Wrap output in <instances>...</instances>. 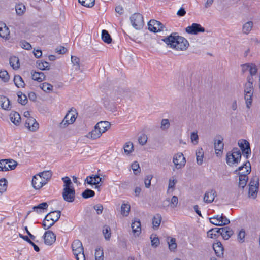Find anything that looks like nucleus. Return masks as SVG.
Returning <instances> with one entry per match:
<instances>
[{"label": "nucleus", "instance_id": "nucleus-1", "mask_svg": "<svg viewBox=\"0 0 260 260\" xmlns=\"http://www.w3.org/2000/svg\"><path fill=\"white\" fill-rule=\"evenodd\" d=\"M162 40L168 45L177 50H185L189 46L188 41L184 38L172 34L169 36L162 39Z\"/></svg>", "mask_w": 260, "mask_h": 260}, {"label": "nucleus", "instance_id": "nucleus-2", "mask_svg": "<svg viewBox=\"0 0 260 260\" xmlns=\"http://www.w3.org/2000/svg\"><path fill=\"white\" fill-rule=\"evenodd\" d=\"M244 168L245 169V171L237 173L239 176L238 186L242 189H243L247 184L248 180L247 175L250 174L251 171V164L249 161H247L234 171V173L236 174L238 171H242Z\"/></svg>", "mask_w": 260, "mask_h": 260}, {"label": "nucleus", "instance_id": "nucleus-3", "mask_svg": "<svg viewBox=\"0 0 260 260\" xmlns=\"http://www.w3.org/2000/svg\"><path fill=\"white\" fill-rule=\"evenodd\" d=\"M125 90L122 88H116L109 90L103 100V103L105 107L110 108L111 107L110 102L117 101L121 97L124 95Z\"/></svg>", "mask_w": 260, "mask_h": 260}, {"label": "nucleus", "instance_id": "nucleus-4", "mask_svg": "<svg viewBox=\"0 0 260 260\" xmlns=\"http://www.w3.org/2000/svg\"><path fill=\"white\" fill-rule=\"evenodd\" d=\"M61 212L58 210L51 211L48 213L42 222V226L45 230H47L53 226L60 217Z\"/></svg>", "mask_w": 260, "mask_h": 260}, {"label": "nucleus", "instance_id": "nucleus-5", "mask_svg": "<svg viewBox=\"0 0 260 260\" xmlns=\"http://www.w3.org/2000/svg\"><path fill=\"white\" fill-rule=\"evenodd\" d=\"M241 153L238 148H234L232 152H229L226 154V163L230 166L236 165L240 161Z\"/></svg>", "mask_w": 260, "mask_h": 260}, {"label": "nucleus", "instance_id": "nucleus-6", "mask_svg": "<svg viewBox=\"0 0 260 260\" xmlns=\"http://www.w3.org/2000/svg\"><path fill=\"white\" fill-rule=\"evenodd\" d=\"M259 187V178L257 176H253L249 183V197L255 199L257 197Z\"/></svg>", "mask_w": 260, "mask_h": 260}, {"label": "nucleus", "instance_id": "nucleus-7", "mask_svg": "<svg viewBox=\"0 0 260 260\" xmlns=\"http://www.w3.org/2000/svg\"><path fill=\"white\" fill-rule=\"evenodd\" d=\"M130 20L132 26L136 29H140L144 25L143 17L140 13H134L131 17Z\"/></svg>", "mask_w": 260, "mask_h": 260}, {"label": "nucleus", "instance_id": "nucleus-8", "mask_svg": "<svg viewBox=\"0 0 260 260\" xmlns=\"http://www.w3.org/2000/svg\"><path fill=\"white\" fill-rule=\"evenodd\" d=\"M17 163L14 160L8 159L0 160V171H7L14 170L17 166Z\"/></svg>", "mask_w": 260, "mask_h": 260}, {"label": "nucleus", "instance_id": "nucleus-9", "mask_svg": "<svg viewBox=\"0 0 260 260\" xmlns=\"http://www.w3.org/2000/svg\"><path fill=\"white\" fill-rule=\"evenodd\" d=\"M238 144L244 156L247 159L251 152L249 143L245 139H241L239 140Z\"/></svg>", "mask_w": 260, "mask_h": 260}, {"label": "nucleus", "instance_id": "nucleus-10", "mask_svg": "<svg viewBox=\"0 0 260 260\" xmlns=\"http://www.w3.org/2000/svg\"><path fill=\"white\" fill-rule=\"evenodd\" d=\"M62 197L68 202H73L75 199V190L74 187L63 189Z\"/></svg>", "mask_w": 260, "mask_h": 260}, {"label": "nucleus", "instance_id": "nucleus-11", "mask_svg": "<svg viewBox=\"0 0 260 260\" xmlns=\"http://www.w3.org/2000/svg\"><path fill=\"white\" fill-rule=\"evenodd\" d=\"M148 29L152 32H156L164 30V25L160 21L152 19L148 23Z\"/></svg>", "mask_w": 260, "mask_h": 260}, {"label": "nucleus", "instance_id": "nucleus-12", "mask_svg": "<svg viewBox=\"0 0 260 260\" xmlns=\"http://www.w3.org/2000/svg\"><path fill=\"white\" fill-rule=\"evenodd\" d=\"M173 162L175 168L179 169L185 166L186 160L182 153H178L174 156Z\"/></svg>", "mask_w": 260, "mask_h": 260}, {"label": "nucleus", "instance_id": "nucleus-13", "mask_svg": "<svg viewBox=\"0 0 260 260\" xmlns=\"http://www.w3.org/2000/svg\"><path fill=\"white\" fill-rule=\"evenodd\" d=\"M186 32L190 34L197 35L199 32H203L205 31V28L200 24L194 23L191 25L185 28Z\"/></svg>", "mask_w": 260, "mask_h": 260}, {"label": "nucleus", "instance_id": "nucleus-14", "mask_svg": "<svg viewBox=\"0 0 260 260\" xmlns=\"http://www.w3.org/2000/svg\"><path fill=\"white\" fill-rule=\"evenodd\" d=\"M44 240L45 244L51 245L56 240V235L51 231H47L44 235Z\"/></svg>", "mask_w": 260, "mask_h": 260}, {"label": "nucleus", "instance_id": "nucleus-15", "mask_svg": "<svg viewBox=\"0 0 260 260\" xmlns=\"http://www.w3.org/2000/svg\"><path fill=\"white\" fill-rule=\"evenodd\" d=\"M102 178L98 175H92V176H87L85 179V181L90 185H95V188H99L100 186L98 184L102 182Z\"/></svg>", "mask_w": 260, "mask_h": 260}, {"label": "nucleus", "instance_id": "nucleus-16", "mask_svg": "<svg viewBox=\"0 0 260 260\" xmlns=\"http://www.w3.org/2000/svg\"><path fill=\"white\" fill-rule=\"evenodd\" d=\"M32 185L35 189H39L46 184V182L38 174L35 175L32 179Z\"/></svg>", "mask_w": 260, "mask_h": 260}, {"label": "nucleus", "instance_id": "nucleus-17", "mask_svg": "<svg viewBox=\"0 0 260 260\" xmlns=\"http://www.w3.org/2000/svg\"><path fill=\"white\" fill-rule=\"evenodd\" d=\"M25 126L30 131L35 132L39 128V124L33 117H29L25 121Z\"/></svg>", "mask_w": 260, "mask_h": 260}, {"label": "nucleus", "instance_id": "nucleus-18", "mask_svg": "<svg viewBox=\"0 0 260 260\" xmlns=\"http://www.w3.org/2000/svg\"><path fill=\"white\" fill-rule=\"evenodd\" d=\"M0 105L1 108L5 110L9 111L11 109V105L9 99L5 96H0Z\"/></svg>", "mask_w": 260, "mask_h": 260}, {"label": "nucleus", "instance_id": "nucleus-19", "mask_svg": "<svg viewBox=\"0 0 260 260\" xmlns=\"http://www.w3.org/2000/svg\"><path fill=\"white\" fill-rule=\"evenodd\" d=\"M215 193L216 191L213 189L207 191L204 197V202L207 203H212L214 200Z\"/></svg>", "mask_w": 260, "mask_h": 260}, {"label": "nucleus", "instance_id": "nucleus-20", "mask_svg": "<svg viewBox=\"0 0 260 260\" xmlns=\"http://www.w3.org/2000/svg\"><path fill=\"white\" fill-rule=\"evenodd\" d=\"M213 248L218 257H221L223 255L224 248L220 242H217L213 244Z\"/></svg>", "mask_w": 260, "mask_h": 260}, {"label": "nucleus", "instance_id": "nucleus-21", "mask_svg": "<svg viewBox=\"0 0 260 260\" xmlns=\"http://www.w3.org/2000/svg\"><path fill=\"white\" fill-rule=\"evenodd\" d=\"M132 231L136 236H139L141 232V222L140 220H135L131 225Z\"/></svg>", "mask_w": 260, "mask_h": 260}, {"label": "nucleus", "instance_id": "nucleus-22", "mask_svg": "<svg viewBox=\"0 0 260 260\" xmlns=\"http://www.w3.org/2000/svg\"><path fill=\"white\" fill-rule=\"evenodd\" d=\"M221 235L224 240L229 239L234 234V231L229 227L221 228Z\"/></svg>", "mask_w": 260, "mask_h": 260}, {"label": "nucleus", "instance_id": "nucleus-23", "mask_svg": "<svg viewBox=\"0 0 260 260\" xmlns=\"http://www.w3.org/2000/svg\"><path fill=\"white\" fill-rule=\"evenodd\" d=\"M221 228H213L207 232V236L208 237L211 238H217L219 235H221Z\"/></svg>", "mask_w": 260, "mask_h": 260}, {"label": "nucleus", "instance_id": "nucleus-24", "mask_svg": "<svg viewBox=\"0 0 260 260\" xmlns=\"http://www.w3.org/2000/svg\"><path fill=\"white\" fill-rule=\"evenodd\" d=\"M10 31L8 27L6 26V25L4 23H0V37L7 39L8 36L9 35Z\"/></svg>", "mask_w": 260, "mask_h": 260}, {"label": "nucleus", "instance_id": "nucleus-25", "mask_svg": "<svg viewBox=\"0 0 260 260\" xmlns=\"http://www.w3.org/2000/svg\"><path fill=\"white\" fill-rule=\"evenodd\" d=\"M10 117L12 123L16 125H19L21 121V117L18 112L12 111L10 114Z\"/></svg>", "mask_w": 260, "mask_h": 260}, {"label": "nucleus", "instance_id": "nucleus-26", "mask_svg": "<svg viewBox=\"0 0 260 260\" xmlns=\"http://www.w3.org/2000/svg\"><path fill=\"white\" fill-rule=\"evenodd\" d=\"M110 123L104 121H100L98 122L96 126L97 127H98L99 129L101 131L102 133L105 132L106 131H107L110 127Z\"/></svg>", "mask_w": 260, "mask_h": 260}, {"label": "nucleus", "instance_id": "nucleus-27", "mask_svg": "<svg viewBox=\"0 0 260 260\" xmlns=\"http://www.w3.org/2000/svg\"><path fill=\"white\" fill-rule=\"evenodd\" d=\"M102 134V133L99 129L98 127L95 125L94 126V129L91 131L90 133H89L87 136V137L89 138H91L92 139H96L99 138Z\"/></svg>", "mask_w": 260, "mask_h": 260}, {"label": "nucleus", "instance_id": "nucleus-28", "mask_svg": "<svg viewBox=\"0 0 260 260\" xmlns=\"http://www.w3.org/2000/svg\"><path fill=\"white\" fill-rule=\"evenodd\" d=\"M31 76L33 80L38 82H41L45 80V76L43 72H31Z\"/></svg>", "mask_w": 260, "mask_h": 260}, {"label": "nucleus", "instance_id": "nucleus-29", "mask_svg": "<svg viewBox=\"0 0 260 260\" xmlns=\"http://www.w3.org/2000/svg\"><path fill=\"white\" fill-rule=\"evenodd\" d=\"M47 184L51 179L52 174L51 171H44L38 174Z\"/></svg>", "mask_w": 260, "mask_h": 260}, {"label": "nucleus", "instance_id": "nucleus-30", "mask_svg": "<svg viewBox=\"0 0 260 260\" xmlns=\"http://www.w3.org/2000/svg\"><path fill=\"white\" fill-rule=\"evenodd\" d=\"M48 207V205L46 202H43L37 206H34L32 209L34 211L40 213L43 212L44 210L46 209Z\"/></svg>", "mask_w": 260, "mask_h": 260}, {"label": "nucleus", "instance_id": "nucleus-31", "mask_svg": "<svg viewBox=\"0 0 260 260\" xmlns=\"http://www.w3.org/2000/svg\"><path fill=\"white\" fill-rule=\"evenodd\" d=\"M221 139H215L214 142V148L216 151H221L223 149L224 144L223 143V139L220 137Z\"/></svg>", "mask_w": 260, "mask_h": 260}, {"label": "nucleus", "instance_id": "nucleus-32", "mask_svg": "<svg viewBox=\"0 0 260 260\" xmlns=\"http://www.w3.org/2000/svg\"><path fill=\"white\" fill-rule=\"evenodd\" d=\"M14 82L15 85L18 87V88H21V87H24L25 86V83L22 78V77L19 75H15L14 78Z\"/></svg>", "mask_w": 260, "mask_h": 260}, {"label": "nucleus", "instance_id": "nucleus-33", "mask_svg": "<svg viewBox=\"0 0 260 260\" xmlns=\"http://www.w3.org/2000/svg\"><path fill=\"white\" fill-rule=\"evenodd\" d=\"M77 260H85L83 249H72Z\"/></svg>", "mask_w": 260, "mask_h": 260}, {"label": "nucleus", "instance_id": "nucleus-34", "mask_svg": "<svg viewBox=\"0 0 260 260\" xmlns=\"http://www.w3.org/2000/svg\"><path fill=\"white\" fill-rule=\"evenodd\" d=\"M204 157V151L202 148H199L196 151L197 162L199 165H201L203 163Z\"/></svg>", "mask_w": 260, "mask_h": 260}, {"label": "nucleus", "instance_id": "nucleus-35", "mask_svg": "<svg viewBox=\"0 0 260 260\" xmlns=\"http://www.w3.org/2000/svg\"><path fill=\"white\" fill-rule=\"evenodd\" d=\"M253 23L252 21H249L243 24L242 31L245 34H248L252 29Z\"/></svg>", "mask_w": 260, "mask_h": 260}, {"label": "nucleus", "instance_id": "nucleus-36", "mask_svg": "<svg viewBox=\"0 0 260 260\" xmlns=\"http://www.w3.org/2000/svg\"><path fill=\"white\" fill-rule=\"evenodd\" d=\"M9 63L14 69H17L19 68V60L16 56H12L10 58Z\"/></svg>", "mask_w": 260, "mask_h": 260}, {"label": "nucleus", "instance_id": "nucleus-37", "mask_svg": "<svg viewBox=\"0 0 260 260\" xmlns=\"http://www.w3.org/2000/svg\"><path fill=\"white\" fill-rule=\"evenodd\" d=\"M223 214H222L221 215H217L214 216L210 218V222L215 225L220 226V221L223 217Z\"/></svg>", "mask_w": 260, "mask_h": 260}, {"label": "nucleus", "instance_id": "nucleus-38", "mask_svg": "<svg viewBox=\"0 0 260 260\" xmlns=\"http://www.w3.org/2000/svg\"><path fill=\"white\" fill-rule=\"evenodd\" d=\"M161 219V216L159 214H157L153 217L152 219V224L154 229H157L159 226Z\"/></svg>", "mask_w": 260, "mask_h": 260}, {"label": "nucleus", "instance_id": "nucleus-39", "mask_svg": "<svg viewBox=\"0 0 260 260\" xmlns=\"http://www.w3.org/2000/svg\"><path fill=\"white\" fill-rule=\"evenodd\" d=\"M124 152L126 155H129L131 152L134 151L133 144L131 142H127L125 143L123 146Z\"/></svg>", "mask_w": 260, "mask_h": 260}, {"label": "nucleus", "instance_id": "nucleus-40", "mask_svg": "<svg viewBox=\"0 0 260 260\" xmlns=\"http://www.w3.org/2000/svg\"><path fill=\"white\" fill-rule=\"evenodd\" d=\"M102 40L108 44L112 42V38L106 30H103L102 31Z\"/></svg>", "mask_w": 260, "mask_h": 260}, {"label": "nucleus", "instance_id": "nucleus-41", "mask_svg": "<svg viewBox=\"0 0 260 260\" xmlns=\"http://www.w3.org/2000/svg\"><path fill=\"white\" fill-rule=\"evenodd\" d=\"M36 63L37 67L41 70L50 69L49 63L46 61H37Z\"/></svg>", "mask_w": 260, "mask_h": 260}, {"label": "nucleus", "instance_id": "nucleus-42", "mask_svg": "<svg viewBox=\"0 0 260 260\" xmlns=\"http://www.w3.org/2000/svg\"><path fill=\"white\" fill-rule=\"evenodd\" d=\"M253 94H244V99L245 100L246 107L248 109H249L251 106L253 101Z\"/></svg>", "mask_w": 260, "mask_h": 260}, {"label": "nucleus", "instance_id": "nucleus-43", "mask_svg": "<svg viewBox=\"0 0 260 260\" xmlns=\"http://www.w3.org/2000/svg\"><path fill=\"white\" fill-rule=\"evenodd\" d=\"M130 205L128 204H122L121 207V213L123 216H128L130 211Z\"/></svg>", "mask_w": 260, "mask_h": 260}, {"label": "nucleus", "instance_id": "nucleus-44", "mask_svg": "<svg viewBox=\"0 0 260 260\" xmlns=\"http://www.w3.org/2000/svg\"><path fill=\"white\" fill-rule=\"evenodd\" d=\"M18 95V102L22 104V105H25L27 103V96L23 94L21 92H19L17 94Z\"/></svg>", "mask_w": 260, "mask_h": 260}, {"label": "nucleus", "instance_id": "nucleus-45", "mask_svg": "<svg viewBox=\"0 0 260 260\" xmlns=\"http://www.w3.org/2000/svg\"><path fill=\"white\" fill-rule=\"evenodd\" d=\"M103 233L106 240H109L111 237V229L108 225H104L103 229Z\"/></svg>", "mask_w": 260, "mask_h": 260}, {"label": "nucleus", "instance_id": "nucleus-46", "mask_svg": "<svg viewBox=\"0 0 260 260\" xmlns=\"http://www.w3.org/2000/svg\"><path fill=\"white\" fill-rule=\"evenodd\" d=\"M95 260H103L104 259V252L103 249L100 247H98L95 251Z\"/></svg>", "mask_w": 260, "mask_h": 260}, {"label": "nucleus", "instance_id": "nucleus-47", "mask_svg": "<svg viewBox=\"0 0 260 260\" xmlns=\"http://www.w3.org/2000/svg\"><path fill=\"white\" fill-rule=\"evenodd\" d=\"M76 120L75 115L73 113H71L70 111L68 113L64 118V122H68V123H73Z\"/></svg>", "mask_w": 260, "mask_h": 260}, {"label": "nucleus", "instance_id": "nucleus-48", "mask_svg": "<svg viewBox=\"0 0 260 260\" xmlns=\"http://www.w3.org/2000/svg\"><path fill=\"white\" fill-rule=\"evenodd\" d=\"M79 3L82 5L88 7H92L95 4V0H78Z\"/></svg>", "mask_w": 260, "mask_h": 260}, {"label": "nucleus", "instance_id": "nucleus-49", "mask_svg": "<svg viewBox=\"0 0 260 260\" xmlns=\"http://www.w3.org/2000/svg\"><path fill=\"white\" fill-rule=\"evenodd\" d=\"M94 191L90 189H86L82 193V196L84 199H88L91 197H93L94 196Z\"/></svg>", "mask_w": 260, "mask_h": 260}, {"label": "nucleus", "instance_id": "nucleus-50", "mask_svg": "<svg viewBox=\"0 0 260 260\" xmlns=\"http://www.w3.org/2000/svg\"><path fill=\"white\" fill-rule=\"evenodd\" d=\"M64 182L63 189L70 188L73 187V185L71 179L68 177H63L62 178Z\"/></svg>", "mask_w": 260, "mask_h": 260}, {"label": "nucleus", "instance_id": "nucleus-51", "mask_svg": "<svg viewBox=\"0 0 260 260\" xmlns=\"http://www.w3.org/2000/svg\"><path fill=\"white\" fill-rule=\"evenodd\" d=\"M253 85H249V83H245L244 85V94H253Z\"/></svg>", "mask_w": 260, "mask_h": 260}, {"label": "nucleus", "instance_id": "nucleus-52", "mask_svg": "<svg viewBox=\"0 0 260 260\" xmlns=\"http://www.w3.org/2000/svg\"><path fill=\"white\" fill-rule=\"evenodd\" d=\"M72 249H83L82 244L79 240H75L72 244Z\"/></svg>", "mask_w": 260, "mask_h": 260}, {"label": "nucleus", "instance_id": "nucleus-53", "mask_svg": "<svg viewBox=\"0 0 260 260\" xmlns=\"http://www.w3.org/2000/svg\"><path fill=\"white\" fill-rule=\"evenodd\" d=\"M7 187V181L5 178L0 179V192H5Z\"/></svg>", "mask_w": 260, "mask_h": 260}, {"label": "nucleus", "instance_id": "nucleus-54", "mask_svg": "<svg viewBox=\"0 0 260 260\" xmlns=\"http://www.w3.org/2000/svg\"><path fill=\"white\" fill-rule=\"evenodd\" d=\"M25 10V7L22 4L17 5L15 6V10L17 14L19 15H21Z\"/></svg>", "mask_w": 260, "mask_h": 260}, {"label": "nucleus", "instance_id": "nucleus-55", "mask_svg": "<svg viewBox=\"0 0 260 260\" xmlns=\"http://www.w3.org/2000/svg\"><path fill=\"white\" fill-rule=\"evenodd\" d=\"M0 78L4 82H7L9 80L10 77L7 71H0Z\"/></svg>", "mask_w": 260, "mask_h": 260}, {"label": "nucleus", "instance_id": "nucleus-56", "mask_svg": "<svg viewBox=\"0 0 260 260\" xmlns=\"http://www.w3.org/2000/svg\"><path fill=\"white\" fill-rule=\"evenodd\" d=\"M169 248L171 251H173L177 248V244L175 238H171L169 241H168Z\"/></svg>", "mask_w": 260, "mask_h": 260}, {"label": "nucleus", "instance_id": "nucleus-57", "mask_svg": "<svg viewBox=\"0 0 260 260\" xmlns=\"http://www.w3.org/2000/svg\"><path fill=\"white\" fill-rule=\"evenodd\" d=\"M178 204V198L176 196H173L170 200V203H169L170 207L172 208H175L177 207Z\"/></svg>", "mask_w": 260, "mask_h": 260}, {"label": "nucleus", "instance_id": "nucleus-58", "mask_svg": "<svg viewBox=\"0 0 260 260\" xmlns=\"http://www.w3.org/2000/svg\"><path fill=\"white\" fill-rule=\"evenodd\" d=\"M131 168L135 175H137L140 172V168L139 164L137 161H135L131 165Z\"/></svg>", "mask_w": 260, "mask_h": 260}, {"label": "nucleus", "instance_id": "nucleus-59", "mask_svg": "<svg viewBox=\"0 0 260 260\" xmlns=\"http://www.w3.org/2000/svg\"><path fill=\"white\" fill-rule=\"evenodd\" d=\"M41 89L45 92L49 91L53 88V86L49 83L44 82L41 86Z\"/></svg>", "mask_w": 260, "mask_h": 260}, {"label": "nucleus", "instance_id": "nucleus-60", "mask_svg": "<svg viewBox=\"0 0 260 260\" xmlns=\"http://www.w3.org/2000/svg\"><path fill=\"white\" fill-rule=\"evenodd\" d=\"M170 126L169 121L167 119H164L161 122V128L162 130H166L169 128Z\"/></svg>", "mask_w": 260, "mask_h": 260}, {"label": "nucleus", "instance_id": "nucleus-61", "mask_svg": "<svg viewBox=\"0 0 260 260\" xmlns=\"http://www.w3.org/2000/svg\"><path fill=\"white\" fill-rule=\"evenodd\" d=\"M249 73L251 76L255 75L257 72V69L255 64L251 63L249 68Z\"/></svg>", "mask_w": 260, "mask_h": 260}, {"label": "nucleus", "instance_id": "nucleus-62", "mask_svg": "<svg viewBox=\"0 0 260 260\" xmlns=\"http://www.w3.org/2000/svg\"><path fill=\"white\" fill-rule=\"evenodd\" d=\"M245 237V232L243 229L241 230L238 234V239L239 242L242 243L244 241Z\"/></svg>", "mask_w": 260, "mask_h": 260}, {"label": "nucleus", "instance_id": "nucleus-63", "mask_svg": "<svg viewBox=\"0 0 260 260\" xmlns=\"http://www.w3.org/2000/svg\"><path fill=\"white\" fill-rule=\"evenodd\" d=\"M20 46L26 50H30L31 48V45L25 41H22L20 42Z\"/></svg>", "mask_w": 260, "mask_h": 260}, {"label": "nucleus", "instance_id": "nucleus-64", "mask_svg": "<svg viewBox=\"0 0 260 260\" xmlns=\"http://www.w3.org/2000/svg\"><path fill=\"white\" fill-rule=\"evenodd\" d=\"M147 137L146 135L143 134L139 137V143L142 145H145L147 143Z\"/></svg>", "mask_w": 260, "mask_h": 260}]
</instances>
